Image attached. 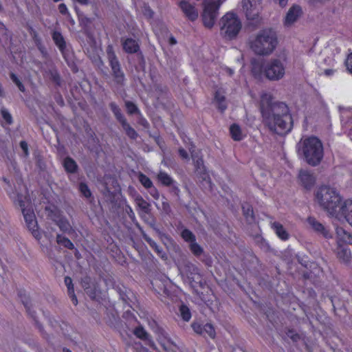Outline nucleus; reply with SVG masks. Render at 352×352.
I'll return each instance as SVG.
<instances>
[{
  "label": "nucleus",
  "mask_w": 352,
  "mask_h": 352,
  "mask_svg": "<svg viewBox=\"0 0 352 352\" xmlns=\"http://www.w3.org/2000/svg\"><path fill=\"white\" fill-rule=\"evenodd\" d=\"M260 110L263 123L270 131L278 135H285L293 127V120L287 105L282 102H273L270 94L264 93L261 96Z\"/></svg>",
  "instance_id": "nucleus-1"
},
{
  "label": "nucleus",
  "mask_w": 352,
  "mask_h": 352,
  "mask_svg": "<svg viewBox=\"0 0 352 352\" xmlns=\"http://www.w3.org/2000/svg\"><path fill=\"white\" fill-rule=\"evenodd\" d=\"M296 149L299 157L311 166L319 165L324 157L322 142L314 135L301 138Z\"/></svg>",
  "instance_id": "nucleus-2"
},
{
  "label": "nucleus",
  "mask_w": 352,
  "mask_h": 352,
  "mask_svg": "<svg viewBox=\"0 0 352 352\" xmlns=\"http://www.w3.org/2000/svg\"><path fill=\"white\" fill-rule=\"evenodd\" d=\"M278 44V34L273 28L261 30L249 41L250 49L259 56H267L272 54Z\"/></svg>",
  "instance_id": "nucleus-3"
},
{
  "label": "nucleus",
  "mask_w": 352,
  "mask_h": 352,
  "mask_svg": "<svg viewBox=\"0 0 352 352\" xmlns=\"http://www.w3.org/2000/svg\"><path fill=\"white\" fill-rule=\"evenodd\" d=\"M316 198L319 205L330 215L336 214L342 199L337 190L329 186H320L316 192Z\"/></svg>",
  "instance_id": "nucleus-4"
},
{
  "label": "nucleus",
  "mask_w": 352,
  "mask_h": 352,
  "mask_svg": "<svg viewBox=\"0 0 352 352\" xmlns=\"http://www.w3.org/2000/svg\"><path fill=\"white\" fill-rule=\"evenodd\" d=\"M219 24L221 35L229 40L235 38L242 27L237 16L230 12L227 13L221 19Z\"/></svg>",
  "instance_id": "nucleus-5"
},
{
  "label": "nucleus",
  "mask_w": 352,
  "mask_h": 352,
  "mask_svg": "<svg viewBox=\"0 0 352 352\" xmlns=\"http://www.w3.org/2000/svg\"><path fill=\"white\" fill-rule=\"evenodd\" d=\"M179 271L183 278H186L192 288L198 286L204 288L205 283L203 281L198 267L188 260L183 261L179 267Z\"/></svg>",
  "instance_id": "nucleus-6"
},
{
  "label": "nucleus",
  "mask_w": 352,
  "mask_h": 352,
  "mask_svg": "<svg viewBox=\"0 0 352 352\" xmlns=\"http://www.w3.org/2000/svg\"><path fill=\"white\" fill-rule=\"evenodd\" d=\"M261 71L269 80L278 81L284 77L285 66L281 60L271 58L262 65Z\"/></svg>",
  "instance_id": "nucleus-7"
},
{
  "label": "nucleus",
  "mask_w": 352,
  "mask_h": 352,
  "mask_svg": "<svg viewBox=\"0 0 352 352\" xmlns=\"http://www.w3.org/2000/svg\"><path fill=\"white\" fill-rule=\"evenodd\" d=\"M224 0H204L202 21L206 28H211L214 25L219 14V9Z\"/></svg>",
  "instance_id": "nucleus-8"
},
{
  "label": "nucleus",
  "mask_w": 352,
  "mask_h": 352,
  "mask_svg": "<svg viewBox=\"0 0 352 352\" xmlns=\"http://www.w3.org/2000/svg\"><path fill=\"white\" fill-rule=\"evenodd\" d=\"M107 54L114 82L120 87L124 86L126 81L125 75L111 47L109 46L107 47Z\"/></svg>",
  "instance_id": "nucleus-9"
},
{
  "label": "nucleus",
  "mask_w": 352,
  "mask_h": 352,
  "mask_svg": "<svg viewBox=\"0 0 352 352\" xmlns=\"http://www.w3.org/2000/svg\"><path fill=\"white\" fill-rule=\"evenodd\" d=\"M52 38L55 45L61 52L67 65L72 69L74 72H76L78 69H76V66L73 60L72 55L71 54L69 50L67 48L66 41L62 34L58 31L54 30L52 33Z\"/></svg>",
  "instance_id": "nucleus-10"
},
{
  "label": "nucleus",
  "mask_w": 352,
  "mask_h": 352,
  "mask_svg": "<svg viewBox=\"0 0 352 352\" xmlns=\"http://www.w3.org/2000/svg\"><path fill=\"white\" fill-rule=\"evenodd\" d=\"M109 107L118 122L121 124L126 135L131 140H136L138 137V133L127 122V120L122 113L120 108L114 102L109 103Z\"/></svg>",
  "instance_id": "nucleus-11"
},
{
  "label": "nucleus",
  "mask_w": 352,
  "mask_h": 352,
  "mask_svg": "<svg viewBox=\"0 0 352 352\" xmlns=\"http://www.w3.org/2000/svg\"><path fill=\"white\" fill-rule=\"evenodd\" d=\"M263 0H242V8L248 20L257 19L262 10Z\"/></svg>",
  "instance_id": "nucleus-12"
},
{
  "label": "nucleus",
  "mask_w": 352,
  "mask_h": 352,
  "mask_svg": "<svg viewBox=\"0 0 352 352\" xmlns=\"http://www.w3.org/2000/svg\"><path fill=\"white\" fill-rule=\"evenodd\" d=\"M21 212L28 230L35 239H40L41 236V233L38 230L36 218L32 207L23 209Z\"/></svg>",
  "instance_id": "nucleus-13"
},
{
  "label": "nucleus",
  "mask_w": 352,
  "mask_h": 352,
  "mask_svg": "<svg viewBox=\"0 0 352 352\" xmlns=\"http://www.w3.org/2000/svg\"><path fill=\"white\" fill-rule=\"evenodd\" d=\"M80 285L91 299L96 298L98 286L97 283L92 281L90 276H85L82 278Z\"/></svg>",
  "instance_id": "nucleus-14"
},
{
  "label": "nucleus",
  "mask_w": 352,
  "mask_h": 352,
  "mask_svg": "<svg viewBox=\"0 0 352 352\" xmlns=\"http://www.w3.org/2000/svg\"><path fill=\"white\" fill-rule=\"evenodd\" d=\"M108 280L112 283L113 289H115V290L118 292L120 296V298L122 300V302L125 305H127L129 307H131L132 306L131 303L133 302V299L134 298L133 292L124 285H115L111 278H109Z\"/></svg>",
  "instance_id": "nucleus-15"
},
{
  "label": "nucleus",
  "mask_w": 352,
  "mask_h": 352,
  "mask_svg": "<svg viewBox=\"0 0 352 352\" xmlns=\"http://www.w3.org/2000/svg\"><path fill=\"white\" fill-rule=\"evenodd\" d=\"M298 179L300 185L307 190H310L316 183V177L314 174L306 170L299 171Z\"/></svg>",
  "instance_id": "nucleus-16"
},
{
  "label": "nucleus",
  "mask_w": 352,
  "mask_h": 352,
  "mask_svg": "<svg viewBox=\"0 0 352 352\" xmlns=\"http://www.w3.org/2000/svg\"><path fill=\"white\" fill-rule=\"evenodd\" d=\"M352 216V200H346L343 204H340L338 208H336V214L333 217L338 219L344 217L348 222H349V216Z\"/></svg>",
  "instance_id": "nucleus-17"
},
{
  "label": "nucleus",
  "mask_w": 352,
  "mask_h": 352,
  "mask_svg": "<svg viewBox=\"0 0 352 352\" xmlns=\"http://www.w3.org/2000/svg\"><path fill=\"white\" fill-rule=\"evenodd\" d=\"M301 8L298 5L292 6L288 10L284 21V25L286 27L292 26L301 16Z\"/></svg>",
  "instance_id": "nucleus-18"
},
{
  "label": "nucleus",
  "mask_w": 352,
  "mask_h": 352,
  "mask_svg": "<svg viewBox=\"0 0 352 352\" xmlns=\"http://www.w3.org/2000/svg\"><path fill=\"white\" fill-rule=\"evenodd\" d=\"M309 227L316 233L322 235L325 238H331V234L327 228L319 222L315 217H309L307 219Z\"/></svg>",
  "instance_id": "nucleus-19"
},
{
  "label": "nucleus",
  "mask_w": 352,
  "mask_h": 352,
  "mask_svg": "<svg viewBox=\"0 0 352 352\" xmlns=\"http://www.w3.org/2000/svg\"><path fill=\"white\" fill-rule=\"evenodd\" d=\"M179 6L181 8L184 14L189 20L194 21L198 18L197 10L188 1H185V0L181 1L179 3Z\"/></svg>",
  "instance_id": "nucleus-20"
},
{
  "label": "nucleus",
  "mask_w": 352,
  "mask_h": 352,
  "mask_svg": "<svg viewBox=\"0 0 352 352\" xmlns=\"http://www.w3.org/2000/svg\"><path fill=\"white\" fill-rule=\"evenodd\" d=\"M133 334L142 340L146 341V344L153 349H156V345L151 339V336L145 331L142 326H138L133 330Z\"/></svg>",
  "instance_id": "nucleus-21"
},
{
  "label": "nucleus",
  "mask_w": 352,
  "mask_h": 352,
  "mask_svg": "<svg viewBox=\"0 0 352 352\" xmlns=\"http://www.w3.org/2000/svg\"><path fill=\"white\" fill-rule=\"evenodd\" d=\"M195 175L198 182L200 183L202 188L206 190H211V179L207 172V170H205L204 171H201V173H196Z\"/></svg>",
  "instance_id": "nucleus-22"
},
{
  "label": "nucleus",
  "mask_w": 352,
  "mask_h": 352,
  "mask_svg": "<svg viewBox=\"0 0 352 352\" xmlns=\"http://www.w3.org/2000/svg\"><path fill=\"white\" fill-rule=\"evenodd\" d=\"M124 50L129 54L137 53L140 50V46L137 41L131 38H126L123 43Z\"/></svg>",
  "instance_id": "nucleus-23"
},
{
  "label": "nucleus",
  "mask_w": 352,
  "mask_h": 352,
  "mask_svg": "<svg viewBox=\"0 0 352 352\" xmlns=\"http://www.w3.org/2000/svg\"><path fill=\"white\" fill-rule=\"evenodd\" d=\"M243 214L248 223L255 222L254 212L252 206L249 203L242 204Z\"/></svg>",
  "instance_id": "nucleus-24"
},
{
  "label": "nucleus",
  "mask_w": 352,
  "mask_h": 352,
  "mask_svg": "<svg viewBox=\"0 0 352 352\" xmlns=\"http://www.w3.org/2000/svg\"><path fill=\"white\" fill-rule=\"evenodd\" d=\"M135 201L142 212L147 214L151 213V205L144 199L140 195H137L135 197Z\"/></svg>",
  "instance_id": "nucleus-25"
},
{
  "label": "nucleus",
  "mask_w": 352,
  "mask_h": 352,
  "mask_svg": "<svg viewBox=\"0 0 352 352\" xmlns=\"http://www.w3.org/2000/svg\"><path fill=\"white\" fill-rule=\"evenodd\" d=\"M143 239L149 244V245L155 250V252L162 258H164L165 253L151 238H150L144 232L142 231Z\"/></svg>",
  "instance_id": "nucleus-26"
},
{
  "label": "nucleus",
  "mask_w": 352,
  "mask_h": 352,
  "mask_svg": "<svg viewBox=\"0 0 352 352\" xmlns=\"http://www.w3.org/2000/svg\"><path fill=\"white\" fill-rule=\"evenodd\" d=\"M63 166L65 170L69 173H76L78 168L76 162L70 157H67L65 158Z\"/></svg>",
  "instance_id": "nucleus-27"
},
{
  "label": "nucleus",
  "mask_w": 352,
  "mask_h": 352,
  "mask_svg": "<svg viewBox=\"0 0 352 352\" xmlns=\"http://www.w3.org/2000/svg\"><path fill=\"white\" fill-rule=\"evenodd\" d=\"M45 210L48 218L54 222L61 217L60 210L54 206H46Z\"/></svg>",
  "instance_id": "nucleus-28"
},
{
  "label": "nucleus",
  "mask_w": 352,
  "mask_h": 352,
  "mask_svg": "<svg viewBox=\"0 0 352 352\" xmlns=\"http://www.w3.org/2000/svg\"><path fill=\"white\" fill-rule=\"evenodd\" d=\"M336 234L339 240L345 243L352 244V235L342 228H337Z\"/></svg>",
  "instance_id": "nucleus-29"
},
{
  "label": "nucleus",
  "mask_w": 352,
  "mask_h": 352,
  "mask_svg": "<svg viewBox=\"0 0 352 352\" xmlns=\"http://www.w3.org/2000/svg\"><path fill=\"white\" fill-rule=\"evenodd\" d=\"M272 228L275 231L276 234L282 240H287L289 238L287 232L285 230L283 225L278 222H274L272 223Z\"/></svg>",
  "instance_id": "nucleus-30"
},
{
  "label": "nucleus",
  "mask_w": 352,
  "mask_h": 352,
  "mask_svg": "<svg viewBox=\"0 0 352 352\" xmlns=\"http://www.w3.org/2000/svg\"><path fill=\"white\" fill-rule=\"evenodd\" d=\"M214 102L217 103V107L221 112H223L227 105L226 103V98L223 95L221 94L219 91H217L214 94Z\"/></svg>",
  "instance_id": "nucleus-31"
},
{
  "label": "nucleus",
  "mask_w": 352,
  "mask_h": 352,
  "mask_svg": "<svg viewBox=\"0 0 352 352\" xmlns=\"http://www.w3.org/2000/svg\"><path fill=\"white\" fill-rule=\"evenodd\" d=\"M230 133L232 138L234 141H241L243 138L241 129L236 124H233L230 127Z\"/></svg>",
  "instance_id": "nucleus-32"
},
{
  "label": "nucleus",
  "mask_w": 352,
  "mask_h": 352,
  "mask_svg": "<svg viewBox=\"0 0 352 352\" xmlns=\"http://www.w3.org/2000/svg\"><path fill=\"white\" fill-rule=\"evenodd\" d=\"M192 159L195 168V173H201V171H204L205 170H206V168L204 163V160L201 157H199L197 155H192Z\"/></svg>",
  "instance_id": "nucleus-33"
},
{
  "label": "nucleus",
  "mask_w": 352,
  "mask_h": 352,
  "mask_svg": "<svg viewBox=\"0 0 352 352\" xmlns=\"http://www.w3.org/2000/svg\"><path fill=\"white\" fill-rule=\"evenodd\" d=\"M47 76L56 85L60 86L61 83L60 76L55 67H52L46 71Z\"/></svg>",
  "instance_id": "nucleus-34"
},
{
  "label": "nucleus",
  "mask_w": 352,
  "mask_h": 352,
  "mask_svg": "<svg viewBox=\"0 0 352 352\" xmlns=\"http://www.w3.org/2000/svg\"><path fill=\"white\" fill-rule=\"evenodd\" d=\"M337 256L340 261L347 263L351 258V252L347 248L340 247L338 248Z\"/></svg>",
  "instance_id": "nucleus-35"
},
{
  "label": "nucleus",
  "mask_w": 352,
  "mask_h": 352,
  "mask_svg": "<svg viewBox=\"0 0 352 352\" xmlns=\"http://www.w3.org/2000/svg\"><path fill=\"white\" fill-rule=\"evenodd\" d=\"M157 179L165 186H170L175 184L171 177L165 172L160 171L157 175Z\"/></svg>",
  "instance_id": "nucleus-36"
},
{
  "label": "nucleus",
  "mask_w": 352,
  "mask_h": 352,
  "mask_svg": "<svg viewBox=\"0 0 352 352\" xmlns=\"http://www.w3.org/2000/svg\"><path fill=\"white\" fill-rule=\"evenodd\" d=\"M14 205H19L21 210L27 208L25 207V200L28 201V196H24L21 193H16V196L12 198Z\"/></svg>",
  "instance_id": "nucleus-37"
},
{
  "label": "nucleus",
  "mask_w": 352,
  "mask_h": 352,
  "mask_svg": "<svg viewBox=\"0 0 352 352\" xmlns=\"http://www.w3.org/2000/svg\"><path fill=\"white\" fill-rule=\"evenodd\" d=\"M181 237L189 244L196 241V236L189 229L184 228L181 232Z\"/></svg>",
  "instance_id": "nucleus-38"
},
{
  "label": "nucleus",
  "mask_w": 352,
  "mask_h": 352,
  "mask_svg": "<svg viewBox=\"0 0 352 352\" xmlns=\"http://www.w3.org/2000/svg\"><path fill=\"white\" fill-rule=\"evenodd\" d=\"M56 241L58 244L63 245L65 248L69 250L74 249V245L73 243L67 237L58 234L56 236Z\"/></svg>",
  "instance_id": "nucleus-39"
},
{
  "label": "nucleus",
  "mask_w": 352,
  "mask_h": 352,
  "mask_svg": "<svg viewBox=\"0 0 352 352\" xmlns=\"http://www.w3.org/2000/svg\"><path fill=\"white\" fill-rule=\"evenodd\" d=\"M19 296L21 298V302L23 304L24 307L26 309V311L33 318H35V311H31L30 307V300L29 299V297L26 296L25 294H20Z\"/></svg>",
  "instance_id": "nucleus-40"
},
{
  "label": "nucleus",
  "mask_w": 352,
  "mask_h": 352,
  "mask_svg": "<svg viewBox=\"0 0 352 352\" xmlns=\"http://www.w3.org/2000/svg\"><path fill=\"white\" fill-rule=\"evenodd\" d=\"M124 103L126 109V112L129 115H140L141 113L135 103L129 100L125 101Z\"/></svg>",
  "instance_id": "nucleus-41"
},
{
  "label": "nucleus",
  "mask_w": 352,
  "mask_h": 352,
  "mask_svg": "<svg viewBox=\"0 0 352 352\" xmlns=\"http://www.w3.org/2000/svg\"><path fill=\"white\" fill-rule=\"evenodd\" d=\"M206 335H208L210 338L212 339H214L216 336L214 328L212 326V324L210 323H206L203 326L201 336H206Z\"/></svg>",
  "instance_id": "nucleus-42"
},
{
  "label": "nucleus",
  "mask_w": 352,
  "mask_h": 352,
  "mask_svg": "<svg viewBox=\"0 0 352 352\" xmlns=\"http://www.w3.org/2000/svg\"><path fill=\"white\" fill-rule=\"evenodd\" d=\"M138 178L141 184L146 188H148L153 184L152 181L146 175L142 172H138Z\"/></svg>",
  "instance_id": "nucleus-43"
},
{
  "label": "nucleus",
  "mask_w": 352,
  "mask_h": 352,
  "mask_svg": "<svg viewBox=\"0 0 352 352\" xmlns=\"http://www.w3.org/2000/svg\"><path fill=\"white\" fill-rule=\"evenodd\" d=\"M188 247L192 254L197 258L199 256V255L202 254L204 251V248L196 241L189 244Z\"/></svg>",
  "instance_id": "nucleus-44"
},
{
  "label": "nucleus",
  "mask_w": 352,
  "mask_h": 352,
  "mask_svg": "<svg viewBox=\"0 0 352 352\" xmlns=\"http://www.w3.org/2000/svg\"><path fill=\"white\" fill-rule=\"evenodd\" d=\"M56 223L59 228L64 232L68 231L71 228L70 224L67 219L62 216L56 221Z\"/></svg>",
  "instance_id": "nucleus-45"
},
{
  "label": "nucleus",
  "mask_w": 352,
  "mask_h": 352,
  "mask_svg": "<svg viewBox=\"0 0 352 352\" xmlns=\"http://www.w3.org/2000/svg\"><path fill=\"white\" fill-rule=\"evenodd\" d=\"M285 336L289 337L294 342H297L301 339V336L293 329H285Z\"/></svg>",
  "instance_id": "nucleus-46"
},
{
  "label": "nucleus",
  "mask_w": 352,
  "mask_h": 352,
  "mask_svg": "<svg viewBox=\"0 0 352 352\" xmlns=\"http://www.w3.org/2000/svg\"><path fill=\"white\" fill-rule=\"evenodd\" d=\"M179 311L181 316L184 321L188 322L190 320L191 318V313L189 308L186 305L182 304L179 307Z\"/></svg>",
  "instance_id": "nucleus-47"
},
{
  "label": "nucleus",
  "mask_w": 352,
  "mask_h": 352,
  "mask_svg": "<svg viewBox=\"0 0 352 352\" xmlns=\"http://www.w3.org/2000/svg\"><path fill=\"white\" fill-rule=\"evenodd\" d=\"M255 243L257 245L264 251H268L270 250V245L261 236H256L255 237Z\"/></svg>",
  "instance_id": "nucleus-48"
},
{
  "label": "nucleus",
  "mask_w": 352,
  "mask_h": 352,
  "mask_svg": "<svg viewBox=\"0 0 352 352\" xmlns=\"http://www.w3.org/2000/svg\"><path fill=\"white\" fill-rule=\"evenodd\" d=\"M79 190L85 197L88 199L91 197V190L85 183L80 182L79 184Z\"/></svg>",
  "instance_id": "nucleus-49"
},
{
  "label": "nucleus",
  "mask_w": 352,
  "mask_h": 352,
  "mask_svg": "<svg viewBox=\"0 0 352 352\" xmlns=\"http://www.w3.org/2000/svg\"><path fill=\"white\" fill-rule=\"evenodd\" d=\"M35 161H36V165L41 170H45L46 168V164L43 160V156L39 153H35Z\"/></svg>",
  "instance_id": "nucleus-50"
},
{
  "label": "nucleus",
  "mask_w": 352,
  "mask_h": 352,
  "mask_svg": "<svg viewBox=\"0 0 352 352\" xmlns=\"http://www.w3.org/2000/svg\"><path fill=\"white\" fill-rule=\"evenodd\" d=\"M197 258H199L201 262H203L208 267H210L212 265V257L204 251L203 252L202 254L197 257Z\"/></svg>",
  "instance_id": "nucleus-51"
},
{
  "label": "nucleus",
  "mask_w": 352,
  "mask_h": 352,
  "mask_svg": "<svg viewBox=\"0 0 352 352\" xmlns=\"http://www.w3.org/2000/svg\"><path fill=\"white\" fill-rule=\"evenodd\" d=\"M151 327L153 330V331L158 334L159 336H161L164 338H166V331L161 327H160L157 322L155 321H153L152 324H151Z\"/></svg>",
  "instance_id": "nucleus-52"
},
{
  "label": "nucleus",
  "mask_w": 352,
  "mask_h": 352,
  "mask_svg": "<svg viewBox=\"0 0 352 352\" xmlns=\"http://www.w3.org/2000/svg\"><path fill=\"white\" fill-rule=\"evenodd\" d=\"M151 327L153 330V331L158 334L159 336H161L164 338H166V331L161 327H160L157 322L155 321H153L152 324H151Z\"/></svg>",
  "instance_id": "nucleus-53"
},
{
  "label": "nucleus",
  "mask_w": 352,
  "mask_h": 352,
  "mask_svg": "<svg viewBox=\"0 0 352 352\" xmlns=\"http://www.w3.org/2000/svg\"><path fill=\"white\" fill-rule=\"evenodd\" d=\"M1 113L3 120L7 124L10 125L12 123V117L6 109L2 108L1 109Z\"/></svg>",
  "instance_id": "nucleus-54"
},
{
  "label": "nucleus",
  "mask_w": 352,
  "mask_h": 352,
  "mask_svg": "<svg viewBox=\"0 0 352 352\" xmlns=\"http://www.w3.org/2000/svg\"><path fill=\"white\" fill-rule=\"evenodd\" d=\"M10 76V78L12 80V82L18 87L19 89L21 92H25V88L24 85H23V83L18 78V77L14 73H11Z\"/></svg>",
  "instance_id": "nucleus-55"
},
{
  "label": "nucleus",
  "mask_w": 352,
  "mask_h": 352,
  "mask_svg": "<svg viewBox=\"0 0 352 352\" xmlns=\"http://www.w3.org/2000/svg\"><path fill=\"white\" fill-rule=\"evenodd\" d=\"M203 326V324H200L198 322H194L191 324L193 331L199 335H202Z\"/></svg>",
  "instance_id": "nucleus-56"
},
{
  "label": "nucleus",
  "mask_w": 352,
  "mask_h": 352,
  "mask_svg": "<svg viewBox=\"0 0 352 352\" xmlns=\"http://www.w3.org/2000/svg\"><path fill=\"white\" fill-rule=\"evenodd\" d=\"M162 212L167 214V215H170V214L172 212V210H171V208H170V206L169 204V203L166 200V201H164L162 202Z\"/></svg>",
  "instance_id": "nucleus-57"
},
{
  "label": "nucleus",
  "mask_w": 352,
  "mask_h": 352,
  "mask_svg": "<svg viewBox=\"0 0 352 352\" xmlns=\"http://www.w3.org/2000/svg\"><path fill=\"white\" fill-rule=\"evenodd\" d=\"M67 293L69 297L72 299V301L74 305H76L78 304V300L76 298V296L74 293V287H71L70 288L67 289Z\"/></svg>",
  "instance_id": "nucleus-58"
},
{
  "label": "nucleus",
  "mask_w": 352,
  "mask_h": 352,
  "mask_svg": "<svg viewBox=\"0 0 352 352\" xmlns=\"http://www.w3.org/2000/svg\"><path fill=\"white\" fill-rule=\"evenodd\" d=\"M148 190L149 194L155 199H158L160 198V192H158L157 189L152 185L151 187L147 188Z\"/></svg>",
  "instance_id": "nucleus-59"
},
{
  "label": "nucleus",
  "mask_w": 352,
  "mask_h": 352,
  "mask_svg": "<svg viewBox=\"0 0 352 352\" xmlns=\"http://www.w3.org/2000/svg\"><path fill=\"white\" fill-rule=\"evenodd\" d=\"M138 122L139 124L142 126L144 129H148L150 126V124L148 122V121L144 118H143V116H142L141 113H140V115H139Z\"/></svg>",
  "instance_id": "nucleus-60"
},
{
  "label": "nucleus",
  "mask_w": 352,
  "mask_h": 352,
  "mask_svg": "<svg viewBox=\"0 0 352 352\" xmlns=\"http://www.w3.org/2000/svg\"><path fill=\"white\" fill-rule=\"evenodd\" d=\"M20 146L23 151L24 156L27 157L29 155L28 143L25 141H21Z\"/></svg>",
  "instance_id": "nucleus-61"
},
{
  "label": "nucleus",
  "mask_w": 352,
  "mask_h": 352,
  "mask_svg": "<svg viewBox=\"0 0 352 352\" xmlns=\"http://www.w3.org/2000/svg\"><path fill=\"white\" fill-rule=\"evenodd\" d=\"M346 66L349 72L352 74V53L347 57L346 60Z\"/></svg>",
  "instance_id": "nucleus-62"
},
{
  "label": "nucleus",
  "mask_w": 352,
  "mask_h": 352,
  "mask_svg": "<svg viewBox=\"0 0 352 352\" xmlns=\"http://www.w3.org/2000/svg\"><path fill=\"white\" fill-rule=\"evenodd\" d=\"M58 10L60 13L63 15L69 14L67 8L65 3H60L58 5Z\"/></svg>",
  "instance_id": "nucleus-63"
},
{
  "label": "nucleus",
  "mask_w": 352,
  "mask_h": 352,
  "mask_svg": "<svg viewBox=\"0 0 352 352\" xmlns=\"http://www.w3.org/2000/svg\"><path fill=\"white\" fill-rule=\"evenodd\" d=\"M160 295H164L166 296H169L170 295V290L167 288L165 285H163V287L160 288V292H158Z\"/></svg>",
  "instance_id": "nucleus-64"
}]
</instances>
